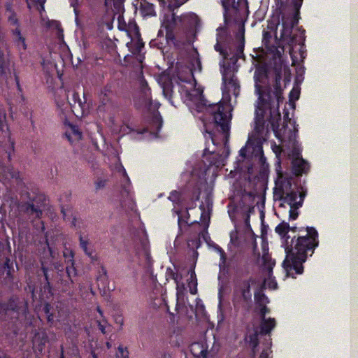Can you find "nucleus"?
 Segmentation results:
<instances>
[{"mask_svg": "<svg viewBox=\"0 0 358 358\" xmlns=\"http://www.w3.org/2000/svg\"><path fill=\"white\" fill-rule=\"evenodd\" d=\"M241 159L234 162V169L229 176L235 178L234 196L229 206V215L234 224L230 232L228 250L232 254L227 262L224 250L217 243L210 246L220 255V273L229 274L232 280L234 304L236 308L245 309L246 302V143L241 148Z\"/></svg>", "mask_w": 358, "mask_h": 358, "instance_id": "f257e3e1", "label": "nucleus"}, {"mask_svg": "<svg viewBox=\"0 0 358 358\" xmlns=\"http://www.w3.org/2000/svg\"><path fill=\"white\" fill-rule=\"evenodd\" d=\"M268 77V67L265 64L256 66L254 74L255 92L258 94L255 121L252 131L248 134V183L250 182V176L255 172L262 178L267 176L268 164L264 156L263 143L266 141L264 134L266 131V118L272 117L278 110L282 101V89L276 83L274 91L270 87L264 88L260 85Z\"/></svg>", "mask_w": 358, "mask_h": 358, "instance_id": "f03ea898", "label": "nucleus"}, {"mask_svg": "<svg viewBox=\"0 0 358 358\" xmlns=\"http://www.w3.org/2000/svg\"><path fill=\"white\" fill-rule=\"evenodd\" d=\"M207 110L212 116V122L204 125L206 147L202 162L206 175L215 173L225 165L230 155L229 140L231 118L230 106L222 101L210 104Z\"/></svg>", "mask_w": 358, "mask_h": 358, "instance_id": "7ed1b4c3", "label": "nucleus"}, {"mask_svg": "<svg viewBox=\"0 0 358 358\" xmlns=\"http://www.w3.org/2000/svg\"><path fill=\"white\" fill-rule=\"evenodd\" d=\"M243 20L238 25V31L232 38L226 28L219 27L217 29L215 51L222 55L220 62L222 73V92L224 99H230V93L236 97L239 94L240 85L235 76L238 66L237 62L240 58L245 59V22Z\"/></svg>", "mask_w": 358, "mask_h": 358, "instance_id": "20e7f679", "label": "nucleus"}, {"mask_svg": "<svg viewBox=\"0 0 358 358\" xmlns=\"http://www.w3.org/2000/svg\"><path fill=\"white\" fill-rule=\"evenodd\" d=\"M302 228L299 229L296 226L291 227L288 222L282 221L275 228V231L281 239L283 240V245L286 253L285 258L282 266L288 276L295 278V275H301L303 273V264L306 261L308 254L310 255L319 245L318 233L313 227L306 228V234L304 236H296L292 238L288 234L289 231H301Z\"/></svg>", "mask_w": 358, "mask_h": 358, "instance_id": "39448f33", "label": "nucleus"}, {"mask_svg": "<svg viewBox=\"0 0 358 358\" xmlns=\"http://www.w3.org/2000/svg\"><path fill=\"white\" fill-rule=\"evenodd\" d=\"M196 20L194 14L178 16L173 13L171 15H166L157 37L150 42V47L157 48L162 52L171 46L176 49L181 48L187 41V29H193Z\"/></svg>", "mask_w": 358, "mask_h": 358, "instance_id": "423d86ee", "label": "nucleus"}, {"mask_svg": "<svg viewBox=\"0 0 358 358\" xmlns=\"http://www.w3.org/2000/svg\"><path fill=\"white\" fill-rule=\"evenodd\" d=\"M275 4L282 15V30L280 38L292 47L298 42L304 41L305 30L299 29L300 38L298 40L292 34L293 28L298 23L299 10L303 0H275Z\"/></svg>", "mask_w": 358, "mask_h": 358, "instance_id": "0eeeda50", "label": "nucleus"}, {"mask_svg": "<svg viewBox=\"0 0 358 358\" xmlns=\"http://www.w3.org/2000/svg\"><path fill=\"white\" fill-rule=\"evenodd\" d=\"M276 327L273 317H259V324L254 328V333L250 336L248 344L251 348L250 358H270L272 353L271 331Z\"/></svg>", "mask_w": 358, "mask_h": 358, "instance_id": "6e6552de", "label": "nucleus"}, {"mask_svg": "<svg viewBox=\"0 0 358 358\" xmlns=\"http://www.w3.org/2000/svg\"><path fill=\"white\" fill-rule=\"evenodd\" d=\"M280 120V113L277 110V113L272 116V117L266 118V122H268L273 130L275 136L283 145V146L291 147L292 150L289 153V157L292 159L303 158L301 155L302 148L301 144L297 141V135L295 129H291L287 127V125H283L281 129H279L278 121Z\"/></svg>", "mask_w": 358, "mask_h": 358, "instance_id": "1a4fd4ad", "label": "nucleus"}, {"mask_svg": "<svg viewBox=\"0 0 358 358\" xmlns=\"http://www.w3.org/2000/svg\"><path fill=\"white\" fill-rule=\"evenodd\" d=\"M26 198L27 201H20L17 204L20 213L29 216V218H41L43 215L42 208L45 206V195L39 192H27Z\"/></svg>", "mask_w": 358, "mask_h": 358, "instance_id": "9d476101", "label": "nucleus"}, {"mask_svg": "<svg viewBox=\"0 0 358 358\" xmlns=\"http://www.w3.org/2000/svg\"><path fill=\"white\" fill-rule=\"evenodd\" d=\"M250 287L254 289V313L259 317L266 316L271 312L270 308L267 307L270 301L264 294L266 280L249 278L248 280V294L250 292Z\"/></svg>", "mask_w": 358, "mask_h": 358, "instance_id": "9b49d317", "label": "nucleus"}, {"mask_svg": "<svg viewBox=\"0 0 358 358\" xmlns=\"http://www.w3.org/2000/svg\"><path fill=\"white\" fill-rule=\"evenodd\" d=\"M27 310V303L16 296H12L8 301L0 303V312L15 320L26 317Z\"/></svg>", "mask_w": 358, "mask_h": 358, "instance_id": "f8f14e48", "label": "nucleus"}, {"mask_svg": "<svg viewBox=\"0 0 358 358\" xmlns=\"http://www.w3.org/2000/svg\"><path fill=\"white\" fill-rule=\"evenodd\" d=\"M262 266L264 270L268 272V279L262 278H255V280L261 279L266 280V285L270 289H275L278 287V283L274 278H271L273 273V268L275 265V259H273L268 254V245L266 243L263 244V254L262 256ZM254 279L253 278H251Z\"/></svg>", "mask_w": 358, "mask_h": 358, "instance_id": "ddd939ff", "label": "nucleus"}, {"mask_svg": "<svg viewBox=\"0 0 358 358\" xmlns=\"http://www.w3.org/2000/svg\"><path fill=\"white\" fill-rule=\"evenodd\" d=\"M75 253L73 250L66 247L64 248L63 251V256L65 259L66 264V273L69 278V281L65 280L64 285H67L69 289L73 287V284L75 282V278L78 275L77 269L75 267V260H74Z\"/></svg>", "mask_w": 358, "mask_h": 358, "instance_id": "4468645a", "label": "nucleus"}, {"mask_svg": "<svg viewBox=\"0 0 358 358\" xmlns=\"http://www.w3.org/2000/svg\"><path fill=\"white\" fill-rule=\"evenodd\" d=\"M152 104L151 89L149 87L147 81L143 78L140 80V90L138 96L135 101L137 108L150 107Z\"/></svg>", "mask_w": 358, "mask_h": 358, "instance_id": "2eb2a0df", "label": "nucleus"}, {"mask_svg": "<svg viewBox=\"0 0 358 358\" xmlns=\"http://www.w3.org/2000/svg\"><path fill=\"white\" fill-rule=\"evenodd\" d=\"M274 196H278L280 200L288 204L289 207L302 206L303 201H296L298 195L294 191L287 193L286 195L284 196V191L282 189H280L278 193L276 192H274Z\"/></svg>", "mask_w": 358, "mask_h": 358, "instance_id": "dca6fc26", "label": "nucleus"}, {"mask_svg": "<svg viewBox=\"0 0 358 358\" xmlns=\"http://www.w3.org/2000/svg\"><path fill=\"white\" fill-rule=\"evenodd\" d=\"M291 163L292 173L296 176H301L309 171V163L303 158L292 159Z\"/></svg>", "mask_w": 358, "mask_h": 358, "instance_id": "f3484780", "label": "nucleus"}, {"mask_svg": "<svg viewBox=\"0 0 358 358\" xmlns=\"http://www.w3.org/2000/svg\"><path fill=\"white\" fill-rule=\"evenodd\" d=\"M5 11L6 15L7 17L8 23L10 26H15V27H18L20 26V20L17 16V13L13 9V1L8 0L5 3Z\"/></svg>", "mask_w": 358, "mask_h": 358, "instance_id": "a211bd4d", "label": "nucleus"}, {"mask_svg": "<svg viewBox=\"0 0 358 358\" xmlns=\"http://www.w3.org/2000/svg\"><path fill=\"white\" fill-rule=\"evenodd\" d=\"M13 41L19 51H24L27 48L26 38L22 35L20 27L10 29Z\"/></svg>", "mask_w": 358, "mask_h": 358, "instance_id": "6ab92c4d", "label": "nucleus"}, {"mask_svg": "<svg viewBox=\"0 0 358 358\" xmlns=\"http://www.w3.org/2000/svg\"><path fill=\"white\" fill-rule=\"evenodd\" d=\"M192 355L197 358H207L208 347L201 342H196L192 344L190 349Z\"/></svg>", "mask_w": 358, "mask_h": 358, "instance_id": "aec40b11", "label": "nucleus"}, {"mask_svg": "<svg viewBox=\"0 0 358 358\" xmlns=\"http://www.w3.org/2000/svg\"><path fill=\"white\" fill-rule=\"evenodd\" d=\"M272 150L275 155L276 157V162L275 164V171L277 172V174L279 177H281L282 175V167H281V159L280 155L282 152L283 151V149L281 145H276L275 143H273L271 145Z\"/></svg>", "mask_w": 358, "mask_h": 358, "instance_id": "412c9836", "label": "nucleus"}, {"mask_svg": "<svg viewBox=\"0 0 358 358\" xmlns=\"http://www.w3.org/2000/svg\"><path fill=\"white\" fill-rule=\"evenodd\" d=\"M117 171L121 173L124 177V181L121 184L122 190L124 193L128 195L130 191L129 187L131 185V180L122 164H120V166L117 167Z\"/></svg>", "mask_w": 358, "mask_h": 358, "instance_id": "4be33fe9", "label": "nucleus"}, {"mask_svg": "<svg viewBox=\"0 0 358 358\" xmlns=\"http://www.w3.org/2000/svg\"><path fill=\"white\" fill-rule=\"evenodd\" d=\"M140 10L143 16L151 17L156 15L154 5L145 0H142L141 2Z\"/></svg>", "mask_w": 358, "mask_h": 358, "instance_id": "5701e85b", "label": "nucleus"}, {"mask_svg": "<svg viewBox=\"0 0 358 358\" xmlns=\"http://www.w3.org/2000/svg\"><path fill=\"white\" fill-rule=\"evenodd\" d=\"M200 210H201L200 220L201 224L203 225L204 229H207L210 224V209L209 205H208V210H206L203 204L200 205Z\"/></svg>", "mask_w": 358, "mask_h": 358, "instance_id": "b1692460", "label": "nucleus"}, {"mask_svg": "<svg viewBox=\"0 0 358 358\" xmlns=\"http://www.w3.org/2000/svg\"><path fill=\"white\" fill-rule=\"evenodd\" d=\"M251 236V243L252 245L253 255L257 257V259L260 258V252L257 250V243L256 241L257 236L253 233L251 226L249 223V215L248 214V237Z\"/></svg>", "mask_w": 358, "mask_h": 358, "instance_id": "393cba45", "label": "nucleus"}, {"mask_svg": "<svg viewBox=\"0 0 358 358\" xmlns=\"http://www.w3.org/2000/svg\"><path fill=\"white\" fill-rule=\"evenodd\" d=\"M190 273V277H189V279L188 280L189 282V285L190 287L189 288V292L192 294H196L197 293V288H196V286H197V279H196V273H195V271H194V269L192 268L189 271Z\"/></svg>", "mask_w": 358, "mask_h": 358, "instance_id": "a878e982", "label": "nucleus"}, {"mask_svg": "<svg viewBox=\"0 0 358 358\" xmlns=\"http://www.w3.org/2000/svg\"><path fill=\"white\" fill-rule=\"evenodd\" d=\"M47 341L48 338L45 335H43L42 336H36L34 340V345L38 351L42 352Z\"/></svg>", "mask_w": 358, "mask_h": 358, "instance_id": "bb28decb", "label": "nucleus"}, {"mask_svg": "<svg viewBox=\"0 0 358 358\" xmlns=\"http://www.w3.org/2000/svg\"><path fill=\"white\" fill-rule=\"evenodd\" d=\"M3 266V268L6 271L7 278H13V272L14 271L13 264L9 257H6L5 258V261H4Z\"/></svg>", "mask_w": 358, "mask_h": 358, "instance_id": "cd10ccee", "label": "nucleus"}, {"mask_svg": "<svg viewBox=\"0 0 358 358\" xmlns=\"http://www.w3.org/2000/svg\"><path fill=\"white\" fill-rule=\"evenodd\" d=\"M110 92V87L108 86H106L101 90L99 96L102 104L106 105L109 101V94Z\"/></svg>", "mask_w": 358, "mask_h": 358, "instance_id": "c85d7f7f", "label": "nucleus"}, {"mask_svg": "<svg viewBox=\"0 0 358 358\" xmlns=\"http://www.w3.org/2000/svg\"><path fill=\"white\" fill-rule=\"evenodd\" d=\"M115 358H129V352L128 348L120 344L117 347Z\"/></svg>", "mask_w": 358, "mask_h": 358, "instance_id": "c756f323", "label": "nucleus"}, {"mask_svg": "<svg viewBox=\"0 0 358 358\" xmlns=\"http://www.w3.org/2000/svg\"><path fill=\"white\" fill-rule=\"evenodd\" d=\"M142 245H143V253H144L146 265L148 267H150L152 265V259L150 252L145 243L143 242Z\"/></svg>", "mask_w": 358, "mask_h": 358, "instance_id": "7c9ffc66", "label": "nucleus"}, {"mask_svg": "<svg viewBox=\"0 0 358 358\" xmlns=\"http://www.w3.org/2000/svg\"><path fill=\"white\" fill-rule=\"evenodd\" d=\"M8 172L13 179H15L17 184H20L23 182V179L21 177L20 172L13 169V168H8Z\"/></svg>", "mask_w": 358, "mask_h": 358, "instance_id": "2f4dec72", "label": "nucleus"}, {"mask_svg": "<svg viewBox=\"0 0 358 358\" xmlns=\"http://www.w3.org/2000/svg\"><path fill=\"white\" fill-rule=\"evenodd\" d=\"M152 124L156 126L157 131H159L162 127V118L159 114H155L152 118Z\"/></svg>", "mask_w": 358, "mask_h": 358, "instance_id": "473e14b6", "label": "nucleus"}, {"mask_svg": "<svg viewBox=\"0 0 358 358\" xmlns=\"http://www.w3.org/2000/svg\"><path fill=\"white\" fill-rule=\"evenodd\" d=\"M301 206L290 207L289 210V221L296 220L299 217L298 209Z\"/></svg>", "mask_w": 358, "mask_h": 358, "instance_id": "72a5a7b5", "label": "nucleus"}, {"mask_svg": "<svg viewBox=\"0 0 358 358\" xmlns=\"http://www.w3.org/2000/svg\"><path fill=\"white\" fill-rule=\"evenodd\" d=\"M41 271L43 272L45 282L50 281V275H49V271H52V269L47 267L43 261H41Z\"/></svg>", "mask_w": 358, "mask_h": 358, "instance_id": "f704fd0d", "label": "nucleus"}, {"mask_svg": "<svg viewBox=\"0 0 358 358\" xmlns=\"http://www.w3.org/2000/svg\"><path fill=\"white\" fill-rule=\"evenodd\" d=\"M96 323L99 329L103 334H105L106 333V328L108 325V321L105 318H103L101 320H97Z\"/></svg>", "mask_w": 358, "mask_h": 358, "instance_id": "c9c22d12", "label": "nucleus"}, {"mask_svg": "<svg viewBox=\"0 0 358 358\" xmlns=\"http://www.w3.org/2000/svg\"><path fill=\"white\" fill-rule=\"evenodd\" d=\"M180 194L176 190H173L170 193L169 199L173 203H178L180 202Z\"/></svg>", "mask_w": 358, "mask_h": 358, "instance_id": "e433bc0d", "label": "nucleus"}, {"mask_svg": "<svg viewBox=\"0 0 358 358\" xmlns=\"http://www.w3.org/2000/svg\"><path fill=\"white\" fill-rule=\"evenodd\" d=\"M85 254L87 255L90 258H91L92 260L95 259V257L94 256V250L92 247H89V245H85L83 247L80 248Z\"/></svg>", "mask_w": 358, "mask_h": 358, "instance_id": "4c0bfd02", "label": "nucleus"}, {"mask_svg": "<svg viewBox=\"0 0 358 358\" xmlns=\"http://www.w3.org/2000/svg\"><path fill=\"white\" fill-rule=\"evenodd\" d=\"M101 274L99 275V276L98 277V280H101L106 283L108 282V275H107V270L106 268H105V266H101Z\"/></svg>", "mask_w": 358, "mask_h": 358, "instance_id": "58836bf2", "label": "nucleus"}, {"mask_svg": "<svg viewBox=\"0 0 358 358\" xmlns=\"http://www.w3.org/2000/svg\"><path fill=\"white\" fill-rule=\"evenodd\" d=\"M6 120V113L3 108H0V129H3Z\"/></svg>", "mask_w": 358, "mask_h": 358, "instance_id": "ea45409f", "label": "nucleus"}, {"mask_svg": "<svg viewBox=\"0 0 358 358\" xmlns=\"http://www.w3.org/2000/svg\"><path fill=\"white\" fill-rule=\"evenodd\" d=\"M79 243H80V248L83 247L85 245H89L90 243H89L88 237L87 236L84 237L80 234L79 236Z\"/></svg>", "mask_w": 358, "mask_h": 358, "instance_id": "a19ab883", "label": "nucleus"}, {"mask_svg": "<svg viewBox=\"0 0 358 358\" xmlns=\"http://www.w3.org/2000/svg\"><path fill=\"white\" fill-rule=\"evenodd\" d=\"M14 149H15L14 142L12 141V142H10L8 149L6 150V152L7 153L8 160L9 162L11 161V156H12V153L14 152Z\"/></svg>", "mask_w": 358, "mask_h": 358, "instance_id": "79ce46f5", "label": "nucleus"}, {"mask_svg": "<svg viewBox=\"0 0 358 358\" xmlns=\"http://www.w3.org/2000/svg\"><path fill=\"white\" fill-rule=\"evenodd\" d=\"M299 99V91L292 89L289 92V99L292 100H298Z\"/></svg>", "mask_w": 358, "mask_h": 358, "instance_id": "37998d69", "label": "nucleus"}, {"mask_svg": "<svg viewBox=\"0 0 358 358\" xmlns=\"http://www.w3.org/2000/svg\"><path fill=\"white\" fill-rule=\"evenodd\" d=\"M236 9H244L246 8V0H238L236 2V6H234Z\"/></svg>", "mask_w": 358, "mask_h": 358, "instance_id": "c03bdc74", "label": "nucleus"}, {"mask_svg": "<svg viewBox=\"0 0 358 358\" xmlns=\"http://www.w3.org/2000/svg\"><path fill=\"white\" fill-rule=\"evenodd\" d=\"M14 77H15V83H16V86H17V89L18 90V92L20 93H22V88L20 85V78H19V76L15 72L14 73Z\"/></svg>", "mask_w": 358, "mask_h": 358, "instance_id": "a18cd8bd", "label": "nucleus"}, {"mask_svg": "<svg viewBox=\"0 0 358 358\" xmlns=\"http://www.w3.org/2000/svg\"><path fill=\"white\" fill-rule=\"evenodd\" d=\"M43 289H44V292H48V293H50L51 294H52V285L50 284V281L44 282Z\"/></svg>", "mask_w": 358, "mask_h": 358, "instance_id": "49530a36", "label": "nucleus"}, {"mask_svg": "<svg viewBox=\"0 0 358 358\" xmlns=\"http://www.w3.org/2000/svg\"><path fill=\"white\" fill-rule=\"evenodd\" d=\"M78 0H71V6L72 7H73V11L76 15V19L78 18V10L76 8V6L78 5Z\"/></svg>", "mask_w": 358, "mask_h": 358, "instance_id": "de8ad7c7", "label": "nucleus"}, {"mask_svg": "<svg viewBox=\"0 0 358 358\" xmlns=\"http://www.w3.org/2000/svg\"><path fill=\"white\" fill-rule=\"evenodd\" d=\"M106 183V180H99L95 183L96 189H99L103 188V187H105Z\"/></svg>", "mask_w": 358, "mask_h": 358, "instance_id": "09e8293b", "label": "nucleus"}, {"mask_svg": "<svg viewBox=\"0 0 358 358\" xmlns=\"http://www.w3.org/2000/svg\"><path fill=\"white\" fill-rule=\"evenodd\" d=\"M125 0H115L114 6L117 9H120L124 6Z\"/></svg>", "mask_w": 358, "mask_h": 358, "instance_id": "8fccbe9b", "label": "nucleus"}, {"mask_svg": "<svg viewBox=\"0 0 358 358\" xmlns=\"http://www.w3.org/2000/svg\"><path fill=\"white\" fill-rule=\"evenodd\" d=\"M45 245H47V248L48 249V251H49V253H50V257H52V258L55 257L54 256V252H53V250L52 248L49 245V241H48V236L47 234H45Z\"/></svg>", "mask_w": 358, "mask_h": 358, "instance_id": "3c124183", "label": "nucleus"}, {"mask_svg": "<svg viewBox=\"0 0 358 358\" xmlns=\"http://www.w3.org/2000/svg\"><path fill=\"white\" fill-rule=\"evenodd\" d=\"M51 308H52V307H51V305L50 303H46L44 305V306H43V311L45 313V315H48V314L51 313H50Z\"/></svg>", "mask_w": 358, "mask_h": 358, "instance_id": "603ef678", "label": "nucleus"}, {"mask_svg": "<svg viewBox=\"0 0 358 358\" xmlns=\"http://www.w3.org/2000/svg\"><path fill=\"white\" fill-rule=\"evenodd\" d=\"M115 322L116 324H120V326H122L124 324V319L122 317V315H117L115 318Z\"/></svg>", "mask_w": 358, "mask_h": 358, "instance_id": "864d4df0", "label": "nucleus"}, {"mask_svg": "<svg viewBox=\"0 0 358 358\" xmlns=\"http://www.w3.org/2000/svg\"><path fill=\"white\" fill-rule=\"evenodd\" d=\"M73 99L75 101V103L78 100V103L79 106L82 107L83 102L81 101V100H80V99L79 97V94L78 93L75 92V93H73Z\"/></svg>", "mask_w": 358, "mask_h": 358, "instance_id": "5fc2aeb1", "label": "nucleus"}, {"mask_svg": "<svg viewBox=\"0 0 358 358\" xmlns=\"http://www.w3.org/2000/svg\"><path fill=\"white\" fill-rule=\"evenodd\" d=\"M144 46V43L141 38H139L136 43V49L141 51V49Z\"/></svg>", "mask_w": 358, "mask_h": 358, "instance_id": "6e6d98bb", "label": "nucleus"}, {"mask_svg": "<svg viewBox=\"0 0 358 358\" xmlns=\"http://www.w3.org/2000/svg\"><path fill=\"white\" fill-rule=\"evenodd\" d=\"M231 3H235V0H222V5L224 7H227Z\"/></svg>", "mask_w": 358, "mask_h": 358, "instance_id": "4d7b16f0", "label": "nucleus"}, {"mask_svg": "<svg viewBox=\"0 0 358 358\" xmlns=\"http://www.w3.org/2000/svg\"><path fill=\"white\" fill-rule=\"evenodd\" d=\"M265 234H266V232H264V228H262V236H261V238H262V249H263V244H264V243H266L268 244L267 241H265Z\"/></svg>", "mask_w": 358, "mask_h": 358, "instance_id": "13d9d810", "label": "nucleus"}, {"mask_svg": "<svg viewBox=\"0 0 358 358\" xmlns=\"http://www.w3.org/2000/svg\"><path fill=\"white\" fill-rule=\"evenodd\" d=\"M222 289H223V285L219 284L218 296H219L220 299H221V298L222 297Z\"/></svg>", "mask_w": 358, "mask_h": 358, "instance_id": "bf43d9fd", "label": "nucleus"}, {"mask_svg": "<svg viewBox=\"0 0 358 358\" xmlns=\"http://www.w3.org/2000/svg\"><path fill=\"white\" fill-rule=\"evenodd\" d=\"M47 315V319L49 322H52L54 320V315L52 313H50Z\"/></svg>", "mask_w": 358, "mask_h": 358, "instance_id": "052dcab7", "label": "nucleus"}, {"mask_svg": "<svg viewBox=\"0 0 358 358\" xmlns=\"http://www.w3.org/2000/svg\"><path fill=\"white\" fill-rule=\"evenodd\" d=\"M36 1L41 6L42 9H44V4L46 0H36Z\"/></svg>", "mask_w": 358, "mask_h": 358, "instance_id": "680f3d73", "label": "nucleus"}, {"mask_svg": "<svg viewBox=\"0 0 358 358\" xmlns=\"http://www.w3.org/2000/svg\"><path fill=\"white\" fill-rule=\"evenodd\" d=\"M96 310L97 312L99 313L100 316L103 318H104L103 317V310H101V308H100V306H97L96 307Z\"/></svg>", "mask_w": 358, "mask_h": 358, "instance_id": "e2e57ef3", "label": "nucleus"}, {"mask_svg": "<svg viewBox=\"0 0 358 358\" xmlns=\"http://www.w3.org/2000/svg\"><path fill=\"white\" fill-rule=\"evenodd\" d=\"M77 224V219L76 217H73L71 221V226L76 227Z\"/></svg>", "mask_w": 358, "mask_h": 358, "instance_id": "0e129e2a", "label": "nucleus"}, {"mask_svg": "<svg viewBox=\"0 0 358 358\" xmlns=\"http://www.w3.org/2000/svg\"><path fill=\"white\" fill-rule=\"evenodd\" d=\"M60 358H65V357H64V347H63V345H62V346H61Z\"/></svg>", "mask_w": 358, "mask_h": 358, "instance_id": "69168bd1", "label": "nucleus"}, {"mask_svg": "<svg viewBox=\"0 0 358 358\" xmlns=\"http://www.w3.org/2000/svg\"><path fill=\"white\" fill-rule=\"evenodd\" d=\"M0 358H11L9 355L2 353L0 354Z\"/></svg>", "mask_w": 358, "mask_h": 358, "instance_id": "338daca9", "label": "nucleus"}, {"mask_svg": "<svg viewBox=\"0 0 358 358\" xmlns=\"http://www.w3.org/2000/svg\"><path fill=\"white\" fill-rule=\"evenodd\" d=\"M162 358H171V356L169 354L164 353L162 356Z\"/></svg>", "mask_w": 358, "mask_h": 358, "instance_id": "774afa93", "label": "nucleus"}]
</instances>
